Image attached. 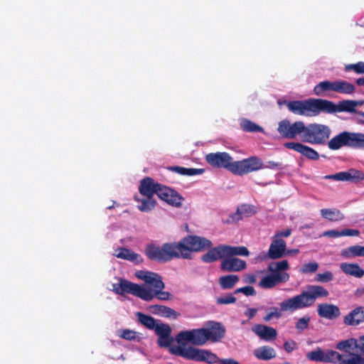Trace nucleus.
Returning a JSON list of instances; mask_svg holds the SVG:
<instances>
[{
	"label": "nucleus",
	"instance_id": "338daca9",
	"mask_svg": "<svg viewBox=\"0 0 364 364\" xmlns=\"http://www.w3.org/2000/svg\"><path fill=\"white\" fill-rule=\"evenodd\" d=\"M257 312V309L249 308L245 311V315L250 319L256 315Z\"/></svg>",
	"mask_w": 364,
	"mask_h": 364
},
{
	"label": "nucleus",
	"instance_id": "9b49d317",
	"mask_svg": "<svg viewBox=\"0 0 364 364\" xmlns=\"http://www.w3.org/2000/svg\"><path fill=\"white\" fill-rule=\"evenodd\" d=\"M263 168L262 161L256 156L235 161V166L232 169V173L235 175L242 176L250 172L258 171Z\"/></svg>",
	"mask_w": 364,
	"mask_h": 364
},
{
	"label": "nucleus",
	"instance_id": "c756f323",
	"mask_svg": "<svg viewBox=\"0 0 364 364\" xmlns=\"http://www.w3.org/2000/svg\"><path fill=\"white\" fill-rule=\"evenodd\" d=\"M341 181L358 182L364 180V172L351 168L347 171L341 172Z\"/></svg>",
	"mask_w": 364,
	"mask_h": 364
},
{
	"label": "nucleus",
	"instance_id": "69168bd1",
	"mask_svg": "<svg viewBox=\"0 0 364 364\" xmlns=\"http://www.w3.org/2000/svg\"><path fill=\"white\" fill-rule=\"evenodd\" d=\"M245 283L254 284L256 282V277L254 274H246L243 279Z\"/></svg>",
	"mask_w": 364,
	"mask_h": 364
},
{
	"label": "nucleus",
	"instance_id": "3c124183",
	"mask_svg": "<svg viewBox=\"0 0 364 364\" xmlns=\"http://www.w3.org/2000/svg\"><path fill=\"white\" fill-rule=\"evenodd\" d=\"M282 311L281 309H279L277 307H272L270 311L264 317V321L267 322L274 318H279L282 316Z\"/></svg>",
	"mask_w": 364,
	"mask_h": 364
},
{
	"label": "nucleus",
	"instance_id": "13d9d810",
	"mask_svg": "<svg viewBox=\"0 0 364 364\" xmlns=\"http://www.w3.org/2000/svg\"><path fill=\"white\" fill-rule=\"evenodd\" d=\"M242 293L246 296H255L256 295L255 289L251 286H247L241 288H238L235 291V294Z\"/></svg>",
	"mask_w": 364,
	"mask_h": 364
},
{
	"label": "nucleus",
	"instance_id": "4d7b16f0",
	"mask_svg": "<svg viewBox=\"0 0 364 364\" xmlns=\"http://www.w3.org/2000/svg\"><path fill=\"white\" fill-rule=\"evenodd\" d=\"M173 339L170 336H161L158 338V344L160 347L166 348L170 347L171 343H173Z\"/></svg>",
	"mask_w": 364,
	"mask_h": 364
},
{
	"label": "nucleus",
	"instance_id": "ddd939ff",
	"mask_svg": "<svg viewBox=\"0 0 364 364\" xmlns=\"http://www.w3.org/2000/svg\"><path fill=\"white\" fill-rule=\"evenodd\" d=\"M136 276L145 282L144 285H139V287H143L146 289L159 290L160 289H164L162 278L156 273L148 271H138L136 272Z\"/></svg>",
	"mask_w": 364,
	"mask_h": 364
},
{
	"label": "nucleus",
	"instance_id": "603ef678",
	"mask_svg": "<svg viewBox=\"0 0 364 364\" xmlns=\"http://www.w3.org/2000/svg\"><path fill=\"white\" fill-rule=\"evenodd\" d=\"M341 364H364V358L359 355H353L349 358L343 359Z\"/></svg>",
	"mask_w": 364,
	"mask_h": 364
},
{
	"label": "nucleus",
	"instance_id": "bb28decb",
	"mask_svg": "<svg viewBox=\"0 0 364 364\" xmlns=\"http://www.w3.org/2000/svg\"><path fill=\"white\" fill-rule=\"evenodd\" d=\"M113 255L117 258L127 259L135 263H139L142 261L140 255H138L127 248H118L114 250Z\"/></svg>",
	"mask_w": 364,
	"mask_h": 364
},
{
	"label": "nucleus",
	"instance_id": "774afa93",
	"mask_svg": "<svg viewBox=\"0 0 364 364\" xmlns=\"http://www.w3.org/2000/svg\"><path fill=\"white\" fill-rule=\"evenodd\" d=\"M358 348L364 353V336L360 337L358 340Z\"/></svg>",
	"mask_w": 364,
	"mask_h": 364
},
{
	"label": "nucleus",
	"instance_id": "412c9836",
	"mask_svg": "<svg viewBox=\"0 0 364 364\" xmlns=\"http://www.w3.org/2000/svg\"><path fill=\"white\" fill-rule=\"evenodd\" d=\"M343 322L348 326H357L364 322V307L358 306L347 314Z\"/></svg>",
	"mask_w": 364,
	"mask_h": 364
},
{
	"label": "nucleus",
	"instance_id": "393cba45",
	"mask_svg": "<svg viewBox=\"0 0 364 364\" xmlns=\"http://www.w3.org/2000/svg\"><path fill=\"white\" fill-rule=\"evenodd\" d=\"M138 203L137 208L142 212H149L156 206V200L154 197L137 195L134 197Z\"/></svg>",
	"mask_w": 364,
	"mask_h": 364
},
{
	"label": "nucleus",
	"instance_id": "a19ab883",
	"mask_svg": "<svg viewBox=\"0 0 364 364\" xmlns=\"http://www.w3.org/2000/svg\"><path fill=\"white\" fill-rule=\"evenodd\" d=\"M343 355L337 351L333 350H325L324 362L323 363H332L341 364V361L343 360Z\"/></svg>",
	"mask_w": 364,
	"mask_h": 364
},
{
	"label": "nucleus",
	"instance_id": "6e6552de",
	"mask_svg": "<svg viewBox=\"0 0 364 364\" xmlns=\"http://www.w3.org/2000/svg\"><path fill=\"white\" fill-rule=\"evenodd\" d=\"M305 124L301 121L291 123L288 119H283L279 122L277 131L282 136L287 139H295L299 136L303 139Z\"/></svg>",
	"mask_w": 364,
	"mask_h": 364
},
{
	"label": "nucleus",
	"instance_id": "aec40b11",
	"mask_svg": "<svg viewBox=\"0 0 364 364\" xmlns=\"http://www.w3.org/2000/svg\"><path fill=\"white\" fill-rule=\"evenodd\" d=\"M162 185L155 183L149 177H146L141 181L139 191L140 195L154 197V194L159 195V189Z\"/></svg>",
	"mask_w": 364,
	"mask_h": 364
},
{
	"label": "nucleus",
	"instance_id": "6e6d98bb",
	"mask_svg": "<svg viewBox=\"0 0 364 364\" xmlns=\"http://www.w3.org/2000/svg\"><path fill=\"white\" fill-rule=\"evenodd\" d=\"M159 315L168 318L173 317L174 318H176L179 314L173 309L163 306Z\"/></svg>",
	"mask_w": 364,
	"mask_h": 364
},
{
	"label": "nucleus",
	"instance_id": "58836bf2",
	"mask_svg": "<svg viewBox=\"0 0 364 364\" xmlns=\"http://www.w3.org/2000/svg\"><path fill=\"white\" fill-rule=\"evenodd\" d=\"M170 170L183 176L200 175L204 172L203 168H185L181 166H173Z\"/></svg>",
	"mask_w": 364,
	"mask_h": 364
},
{
	"label": "nucleus",
	"instance_id": "f704fd0d",
	"mask_svg": "<svg viewBox=\"0 0 364 364\" xmlns=\"http://www.w3.org/2000/svg\"><path fill=\"white\" fill-rule=\"evenodd\" d=\"M192 346H185L182 344L176 347H169V352L173 355L181 356L186 359L191 360L192 354Z\"/></svg>",
	"mask_w": 364,
	"mask_h": 364
},
{
	"label": "nucleus",
	"instance_id": "09e8293b",
	"mask_svg": "<svg viewBox=\"0 0 364 364\" xmlns=\"http://www.w3.org/2000/svg\"><path fill=\"white\" fill-rule=\"evenodd\" d=\"M345 70H353L357 74H364V62L360 61L355 64L346 65Z\"/></svg>",
	"mask_w": 364,
	"mask_h": 364
},
{
	"label": "nucleus",
	"instance_id": "c85d7f7f",
	"mask_svg": "<svg viewBox=\"0 0 364 364\" xmlns=\"http://www.w3.org/2000/svg\"><path fill=\"white\" fill-rule=\"evenodd\" d=\"M336 80H323L318 83L314 88L316 96H326L329 92H335Z\"/></svg>",
	"mask_w": 364,
	"mask_h": 364
},
{
	"label": "nucleus",
	"instance_id": "f3484780",
	"mask_svg": "<svg viewBox=\"0 0 364 364\" xmlns=\"http://www.w3.org/2000/svg\"><path fill=\"white\" fill-rule=\"evenodd\" d=\"M287 149H292L311 160L319 158L318 153L314 149L300 142H287L284 144Z\"/></svg>",
	"mask_w": 364,
	"mask_h": 364
},
{
	"label": "nucleus",
	"instance_id": "c9c22d12",
	"mask_svg": "<svg viewBox=\"0 0 364 364\" xmlns=\"http://www.w3.org/2000/svg\"><path fill=\"white\" fill-rule=\"evenodd\" d=\"M224 251H225L226 257H232L235 255L248 256L250 252L247 247L244 246H229L225 245Z\"/></svg>",
	"mask_w": 364,
	"mask_h": 364
},
{
	"label": "nucleus",
	"instance_id": "f03ea898",
	"mask_svg": "<svg viewBox=\"0 0 364 364\" xmlns=\"http://www.w3.org/2000/svg\"><path fill=\"white\" fill-rule=\"evenodd\" d=\"M163 289H146L125 279H119L118 283L112 284V290L115 293L118 294H132L144 301H151L154 297L164 301L169 299L170 294L168 291H164Z\"/></svg>",
	"mask_w": 364,
	"mask_h": 364
},
{
	"label": "nucleus",
	"instance_id": "de8ad7c7",
	"mask_svg": "<svg viewBox=\"0 0 364 364\" xmlns=\"http://www.w3.org/2000/svg\"><path fill=\"white\" fill-rule=\"evenodd\" d=\"M333 274L330 271H326L323 273H318L316 275L314 280L318 282L326 283L332 281Z\"/></svg>",
	"mask_w": 364,
	"mask_h": 364
},
{
	"label": "nucleus",
	"instance_id": "6ab92c4d",
	"mask_svg": "<svg viewBox=\"0 0 364 364\" xmlns=\"http://www.w3.org/2000/svg\"><path fill=\"white\" fill-rule=\"evenodd\" d=\"M245 261L233 257H226L223 259L220 268L225 272H240L245 269Z\"/></svg>",
	"mask_w": 364,
	"mask_h": 364
},
{
	"label": "nucleus",
	"instance_id": "7c9ffc66",
	"mask_svg": "<svg viewBox=\"0 0 364 364\" xmlns=\"http://www.w3.org/2000/svg\"><path fill=\"white\" fill-rule=\"evenodd\" d=\"M320 213L322 218L333 222H338L344 219L343 214L336 208H323L320 210Z\"/></svg>",
	"mask_w": 364,
	"mask_h": 364
},
{
	"label": "nucleus",
	"instance_id": "2eb2a0df",
	"mask_svg": "<svg viewBox=\"0 0 364 364\" xmlns=\"http://www.w3.org/2000/svg\"><path fill=\"white\" fill-rule=\"evenodd\" d=\"M159 191L158 197L168 205L176 208H180L182 205L184 198L174 190L161 186Z\"/></svg>",
	"mask_w": 364,
	"mask_h": 364
},
{
	"label": "nucleus",
	"instance_id": "bf43d9fd",
	"mask_svg": "<svg viewBox=\"0 0 364 364\" xmlns=\"http://www.w3.org/2000/svg\"><path fill=\"white\" fill-rule=\"evenodd\" d=\"M291 234V230L290 228H287L284 230H279L275 232V234L272 236L273 237L278 240H283L282 237H288Z\"/></svg>",
	"mask_w": 364,
	"mask_h": 364
},
{
	"label": "nucleus",
	"instance_id": "a18cd8bd",
	"mask_svg": "<svg viewBox=\"0 0 364 364\" xmlns=\"http://www.w3.org/2000/svg\"><path fill=\"white\" fill-rule=\"evenodd\" d=\"M325 350L317 348L316 350H312L306 354L308 359L317 362H324Z\"/></svg>",
	"mask_w": 364,
	"mask_h": 364
},
{
	"label": "nucleus",
	"instance_id": "ea45409f",
	"mask_svg": "<svg viewBox=\"0 0 364 364\" xmlns=\"http://www.w3.org/2000/svg\"><path fill=\"white\" fill-rule=\"evenodd\" d=\"M135 315L139 322L146 328L153 330L156 327L157 322L153 317L141 312H136Z\"/></svg>",
	"mask_w": 364,
	"mask_h": 364
},
{
	"label": "nucleus",
	"instance_id": "a211bd4d",
	"mask_svg": "<svg viewBox=\"0 0 364 364\" xmlns=\"http://www.w3.org/2000/svg\"><path fill=\"white\" fill-rule=\"evenodd\" d=\"M287 243L284 240L272 237V242L267 251L269 259H277L285 256Z\"/></svg>",
	"mask_w": 364,
	"mask_h": 364
},
{
	"label": "nucleus",
	"instance_id": "49530a36",
	"mask_svg": "<svg viewBox=\"0 0 364 364\" xmlns=\"http://www.w3.org/2000/svg\"><path fill=\"white\" fill-rule=\"evenodd\" d=\"M154 329L159 337L170 336L171 333V327L168 324L162 323H156Z\"/></svg>",
	"mask_w": 364,
	"mask_h": 364
},
{
	"label": "nucleus",
	"instance_id": "680f3d73",
	"mask_svg": "<svg viewBox=\"0 0 364 364\" xmlns=\"http://www.w3.org/2000/svg\"><path fill=\"white\" fill-rule=\"evenodd\" d=\"M296 343L291 341H287L284 344V347L286 351L288 353L291 352L293 350H294L296 348Z\"/></svg>",
	"mask_w": 364,
	"mask_h": 364
},
{
	"label": "nucleus",
	"instance_id": "052dcab7",
	"mask_svg": "<svg viewBox=\"0 0 364 364\" xmlns=\"http://www.w3.org/2000/svg\"><path fill=\"white\" fill-rule=\"evenodd\" d=\"M323 236L331 237H343L342 230L338 231L335 230H328L323 233Z\"/></svg>",
	"mask_w": 364,
	"mask_h": 364
},
{
	"label": "nucleus",
	"instance_id": "b1692460",
	"mask_svg": "<svg viewBox=\"0 0 364 364\" xmlns=\"http://www.w3.org/2000/svg\"><path fill=\"white\" fill-rule=\"evenodd\" d=\"M252 329L256 335L266 341L273 340L277 336V331L272 327L258 324Z\"/></svg>",
	"mask_w": 364,
	"mask_h": 364
},
{
	"label": "nucleus",
	"instance_id": "e2e57ef3",
	"mask_svg": "<svg viewBox=\"0 0 364 364\" xmlns=\"http://www.w3.org/2000/svg\"><path fill=\"white\" fill-rule=\"evenodd\" d=\"M343 236H358L359 231L353 229H345L342 230Z\"/></svg>",
	"mask_w": 364,
	"mask_h": 364
},
{
	"label": "nucleus",
	"instance_id": "f8f14e48",
	"mask_svg": "<svg viewBox=\"0 0 364 364\" xmlns=\"http://www.w3.org/2000/svg\"><path fill=\"white\" fill-rule=\"evenodd\" d=\"M205 160L213 167L223 168L232 173L235 161L227 152L210 153L205 156Z\"/></svg>",
	"mask_w": 364,
	"mask_h": 364
},
{
	"label": "nucleus",
	"instance_id": "2f4dec72",
	"mask_svg": "<svg viewBox=\"0 0 364 364\" xmlns=\"http://www.w3.org/2000/svg\"><path fill=\"white\" fill-rule=\"evenodd\" d=\"M341 256L346 259L364 257V246L357 245L345 248L341 251Z\"/></svg>",
	"mask_w": 364,
	"mask_h": 364
},
{
	"label": "nucleus",
	"instance_id": "79ce46f5",
	"mask_svg": "<svg viewBox=\"0 0 364 364\" xmlns=\"http://www.w3.org/2000/svg\"><path fill=\"white\" fill-rule=\"evenodd\" d=\"M117 335L127 341H139L140 338L139 333L130 329H119L117 331Z\"/></svg>",
	"mask_w": 364,
	"mask_h": 364
},
{
	"label": "nucleus",
	"instance_id": "a878e982",
	"mask_svg": "<svg viewBox=\"0 0 364 364\" xmlns=\"http://www.w3.org/2000/svg\"><path fill=\"white\" fill-rule=\"evenodd\" d=\"M224 247L225 245H220L209 250L207 253L202 256V260L204 262L210 263L220 258L224 259V257H226Z\"/></svg>",
	"mask_w": 364,
	"mask_h": 364
},
{
	"label": "nucleus",
	"instance_id": "37998d69",
	"mask_svg": "<svg viewBox=\"0 0 364 364\" xmlns=\"http://www.w3.org/2000/svg\"><path fill=\"white\" fill-rule=\"evenodd\" d=\"M241 127L242 129L245 132H264V129L262 127H259V125L256 124L255 123L251 122L250 120L243 119H242L240 122Z\"/></svg>",
	"mask_w": 364,
	"mask_h": 364
},
{
	"label": "nucleus",
	"instance_id": "f257e3e1",
	"mask_svg": "<svg viewBox=\"0 0 364 364\" xmlns=\"http://www.w3.org/2000/svg\"><path fill=\"white\" fill-rule=\"evenodd\" d=\"M328 296V291L324 287L318 285H310L306 291H303L301 294L281 301L279 307L284 312H294L311 306L316 299Z\"/></svg>",
	"mask_w": 364,
	"mask_h": 364
},
{
	"label": "nucleus",
	"instance_id": "e433bc0d",
	"mask_svg": "<svg viewBox=\"0 0 364 364\" xmlns=\"http://www.w3.org/2000/svg\"><path fill=\"white\" fill-rule=\"evenodd\" d=\"M239 281V277L235 274H230L220 277L219 284L223 289H232Z\"/></svg>",
	"mask_w": 364,
	"mask_h": 364
},
{
	"label": "nucleus",
	"instance_id": "423d86ee",
	"mask_svg": "<svg viewBox=\"0 0 364 364\" xmlns=\"http://www.w3.org/2000/svg\"><path fill=\"white\" fill-rule=\"evenodd\" d=\"M330 128L322 124L304 125L302 141L311 144H323L331 135Z\"/></svg>",
	"mask_w": 364,
	"mask_h": 364
},
{
	"label": "nucleus",
	"instance_id": "8fccbe9b",
	"mask_svg": "<svg viewBox=\"0 0 364 364\" xmlns=\"http://www.w3.org/2000/svg\"><path fill=\"white\" fill-rule=\"evenodd\" d=\"M318 268V264L316 262H311L304 264L300 272L303 274L314 273L317 271Z\"/></svg>",
	"mask_w": 364,
	"mask_h": 364
},
{
	"label": "nucleus",
	"instance_id": "39448f33",
	"mask_svg": "<svg viewBox=\"0 0 364 364\" xmlns=\"http://www.w3.org/2000/svg\"><path fill=\"white\" fill-rule=\"evenodd\" d=\"M286 104L289 111L299 115L312 117L323 112V99L290 101Z\"/></svg>",
	"mask_w": 364,
	"mask_h": 364
},
{
	"label": "nucleus",
	"instance_id": "dca6fc26",
	"mask_svg": "<svg viewBox=\"0 0 364 364\" xmlns=\"http://www.w3.org/2000/svg\"><path fill=\"white\" fill-rule=\"evenodd\" d=\"M191 360L198 362H205L208 364H215L220 361L219 358L211 351L194 347H193Z\"/></svg>",
	"mask_w": 364,
	"mask_h": 364
},
{
	"label": "nucleus",
	"instance_id": "1a4fd4ad",
	"mask_svg": "<svg viewBox=\"0 0 364 364\" xmlns=\"http://www.w3.org/2000/svg\"><path fill=\"white\" fill-rule=\"evenodd\" d=\"M178 344L191 343L196 346H203L208 342L204 328L180 332L176 336Z\"/></svg>",
	"mask_w": 364,
	"mask_h": 364
},
{
	"label": "nucleus",
	"instance_id": "c03bdc74",
	"mask_svg": "<svg viewBox=\"0 0 364 364\" xmlns=\"http://www.w3.org/2000/svg\"><path fill=\"white\" fill-rule=\"evenodd\" d=\"M353 347L358 348V340L351 338L339 342L336 345V348L345 352H348Z\"/></svg>",
	"mask_w": 364,
	"mask_h": 364
},
{
	"label": "nucleus",
	"instance_id": "9d476101",
	"mask_svg": "<svg viewBox=\"0 0 364 364\" xmlns=\"http://www.w3.org/2000/svg\"><path fill=\"white\" fill-rule=\"evenodd\" d=\"M364 102L362 100H346L339 102L336 105L331 101L323 100V112L327 113H335L337 112H355L356 107L362 106Z\"/></svg>",
	"mask_w": 364,
	"mask_h": 364
},
{
	"label": "nucleus",
	"instance_id": "20e7f679",
	"mask_svg": "<svg viewBox=\"0 0 364 364\" xmlns=\"http://www.w3.org/2000/svg\"><path fill=\"white\" fill-rule=\"evenodd\" d=\"M289 267L287 260L272 262L268 266V270L272 273L264 277L259 286L264 289H270L279 283H284L289 279V274L285 272Z\"/></svg>",
	"mask_w": 364,
	"mask_h": 364
},
{
	"label": "nucleus",
	"instance_id": "0e129e2a",
	"mask_svg": "<svg viewBox=\"0 0 364 364\" xmlns=\"http://www.w3.org/2000/svg\"><path fill=\"white\" fill-rule=\"evenodd\" d=\"M267 258H269V257L267 256V253L266 252H262L260 254H259L255 259H254V262L255 263H258V262H263V261H265Z\"/></svg>",
	"mask_w": 364,
	"mask_h": 364
},
{
	"label": "nucleus",
	"instance_id": "5fc2aeb1",
	"mask_svg": "<svg viewBox=\"0 0 364 364\" xmlns=\"http://www.w3.org/2000/svg\"><path fill=\"white\" fill-rule=\"evenodd\" d=\"M235 301L236 298L233 296L232 294L222 296L216 299V302L218 304H233Z\"/></svg>",
	"mask_w": 364,
	"mask_h": 364
},
{
	"label": "nucleus",
	"instance_id": "cd10ccee",
	"mask_svg": "<svg viewBox=\"0 0 364 364\" xmlns=\"http://www.w3.org/2000/svg\"><path fill=\"white\" fill-rule=\"evenodd\" d=\"M343 146H348V132L340 133L328 142V147L331 150H338Z\"/></svg>",
	"mask_w": 364,
	"mask_h": 364
},
{
	"label": "nucleus",
	"instance_id": "473e14b6",
	"mask_svg": "<svg viewBox=\"0 0 364 364\" xmlns=\"http://www.w3.org/2000/svg\"><path fill=\"white\" fill-rule=\"evenodd\" d=\"M355 92V87L350 82L343 80H336L335 92L343 95H353Z\"/></svg>",
	"mask_w": 364,
	"mask_h": 364
},
{
	"label": "nucleus",
	"instance_id": "4be33fe9",
	"mask_svg": "<svg viewBox=\"0 0 364 364\" xmlns=\"http://www.w3.org/2000/svg\"><path fill=\"white\" fill-rule=\"evenodd\" d=\"M340 268L344 274L355 278H362L364 276V269L358 263L343 262Z\"/></svg>",
	"mask_w": 364,
	"mask_h": 364
},
{
	"label": "nucleus",
	"instance_id": "72a5a7b5",
	"mask_svg": "<svg viewBox=\"0 0 364 364\" xmlns=\"http://www.w3.org/2000/svg\"><path fill=\"white\" fill-rule=\"evenodd\" d=\"M348 146L357 149H364V134L360 132H349Z\"/></svg>",
	"mask_w": 364,
	"mask_h": 364
},
{
	"label": "nucleus",
	"instance_id": "7ed1b4c3",
	"mask_svg": "<svg viewBox=\"0 0 364 364\" xmlns=\"http://www.w3.org/2000/svg\"><path fill=\"white\" fill-rule=\"evenodd\" d=\"M147 257L159 262H168L173 258H188V255L183 252L181 241L166 242L161 246L150 245L145 250Z\"/></svg>",
	"mask_w": 364,
	"mask_h": 364
},
{
	"label": "nucleus",
	"instance_id": "0eeeda50",
	"mask_svg": "<svg viewBox=\"0 0 364 364\" xmlns=\"http://www.w3.org/2000/svg\"><path fill=\"white\" fill-rule=\"evenodd\" d=\"M183 252L188 255L187 259L191 258V252H200L210 248L212 242L210 240L199 236H188L181 240Z\"/></svg>",
	"mask_w": 364,
	"mask_h": 364
},
{
	"label": "nucleus",
	"instance_id": "4c0bfd02",
	"mask_svg": "<svg viewBox=\"0 0 364 364\" xmlns=\"http://www.w3.org/2000/svg\"><path fill=\"white\" fill-rule=\"evenodd\" d=\"M254 355L260 360H269L275 357V351L272 348L263 346L256 349Z\"/></svg>",
	"mask_w": 364,
	"mask_h": 364
},
{
	"label": "nucleus",
	"instance_id": "5701e85b",
	"mask_svg": "<svg viewBox=\"0 0 364 364\" xmlns=\"http://www.w3.org/2000/svg\"><path fill=\"white\" fill-rule=\"evenodd\" d=\"M318 314L320 316L334 319L340 316V310L337 306L328 304H321L318 306Z\"/></svg>",
	"mask_w": 364,
	"mask_h": 364
},
{
	"label": "nucleus",
	"instance_id": "864d4df0",
	"mask_svg": "<svg viewBox=\"0 0 364 364\" xmlns=\"http://www.w3.org/2000/svg\"><path fill=\"white\" fill-rule=\"evenodd\" d=\"M309 321V316H306L300 318L296 323V328L299 331H303L308 328Z\"/></svg>",
	"mask_w": 364,
	"mask_h": 364
},
{
	"label": "nucleus",
	"instance_id": "4468645a",
	"mask_svg": "<svg viewBox=\"0 0 364 364\" xmlns=\"http://www.w3.org/2000/svg\"><path fill=\"white\" fill-rule=\"evenodd\" d=\"M208 341L218 342L225 336V328L219 322L210 321L203 327Z\"/></svg>",
	"mask_w": 364,
	"mask_h": 364
}]
</instances>
